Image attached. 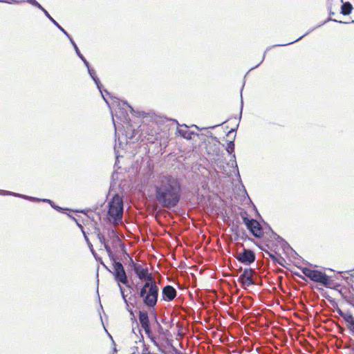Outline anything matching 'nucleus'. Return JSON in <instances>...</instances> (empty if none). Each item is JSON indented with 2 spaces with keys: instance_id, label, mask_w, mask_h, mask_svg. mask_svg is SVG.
<instances>
[{
  "instance_id": "c756f323",
  "label": "nucleus",
  "mask_w": 354,
  "mask_h": 354,
  "mask_svg": "<svg viewBox=\"0 0 354 354\" xmlns=\"http://www.w3.org/2000/svg\"><path fill=\"white\" fill-rule=\"evenodd\" d=\"M346 328L348 330L350 334L354 336V323Z\"/></svg>"
},
{
  "instance_id": "c03bdc74",
  "label": "nucleus",
  "mask_w": 354,
  "mask_h": 354,
  "mask_svg": "<svg viewBox=\"0 0 354 354\" xmlns=\"http://www.w3.org/2000/svg\"><path fill=\"white\" fill-rule=\"evenodd\" d=\"M347 302L351 304L352 306L354 307V303L353 302V301L351 300H347Z\"/></svg>"
},
{
  "instance_id": "4be33fe9",
  "label": "nucleus",
  "mask_w": 354,
  "mask_h": 354,
  "mask_svg": "<svg viewBox=\"0 0 354 354\" xmlns=\"http://www.w3.org/2000/svg\"><path fill=\"white\" fill-rule=\"evenodd\" d=\"M0 195H11V196H14L16 197L23 198H27V196H25L23 194H17V193L11 192L9 191L1 190V189H0Z\"/></svg>"
},
{
  "instance_id": "ddd939ff",
  "label": "nucleus",
  "mask_w": 354,
  "mask_h": 354,
  "mask_svg": "<svg viewBox=\"0 0 354 354\" xmlns=\"http://www.w3.org/2000/svg\"><path fill=\"white\" fill-rule=\"evenodd\" d=\"M148 270V267H144L142 265L138 263V265H134V269L133 270L138 279L140 280H142V278L145 277V274H147Z\"/></svg>"
},
{
  "instance_id": "b1692460",
  "label": "nucleus",
  "mask_w": 354,
  "mask_h": 354,
  "mask_svg": "<svg viewBox=\"0 0 354 354\" xmlns=\"http://www.w3.org/2000/svg\"><path fill=\"white\" fill-rule=\"evenodd\" d=\"M315 28H313L311 30H310L309 31H308L306 33H305L304 35H303L302 36L299 37L298 39H297L296 40L293 41H290V42H288V44H278V45H274V46H287V45H289V44H293L299 40H300L301 39H302L304 37H305L306 35H307L308 33H310L311 31H313Z\"/></svg>"
},
{
  "instance_id": "a211bd4d",
  "label": "nucleus",
  "mask_w": 354,
  "mask_h": 354,
  "mask_svg": "<svg viewBox=\"0 0 354 354\" xmlns=\"http://www.w3.org/2000/svg\"><path fill=\"white\" fill-rule=\"evenodd\" d=\"M77 225H78V226H79V227L81 229V230H82V233H83V235H84V239H85V241H86V243H87V245H88V248H89V249H90V250H91V253L93 254V255L94 257H95V251L94 250V249H93V246L92 243H91V241H89V239L88 238L87 235L86 234V232H84V228H83L82 225H80V224H79V223H77Z\"/></svg>"
},
{
  "instance_id": "39448f33",
  "label": "nucleus",
  "mask_w": 354,
  "mask_h": 354,
  "mask_svg": "<svg viewBox=\"0 0 354 354\" xmlns=\"http://www.w3.org/2000/svg\"><path fill=\"white\" fill-rule=\"evenodd\" d=\"M302 272L305 276L315 282L320 283L326 286L330 285V278L321 271L304 268L302 270Z\"/></svg>"
},
{
  "instance_id": "4c0bfd02",
  "label": "nucleus",
  "mask_w": 354,
  "mask_h": 354,
  "mask_svg": "<svg viewBox=\"0 0 354 354\" xmlns=\"http://www.w3.org/2000/svg\"><path fill=\"white\" fill-rule=\"evenodd\" d=\"M123 104H124V105H126L127 106H128V107L131 109V111H133V108H132L131 106H129V105L127 104V102H123Z\"/></svg>"
},
{
  "instance_id": "8fccbe9b",
  "label": "nucleus",
  "mask_w": 354,
  "mask_h": 354,
  "mask_svg": "<svg viewBox=\"0 0 354 354\" xmlns=\"http://www.w3.org/2000/svg\"><path fill=\"white\" fill-rule=\"evenodd\" d=\"M115 117H118V113H117V112L115 113Z\"/></svg>"
},
{
  "instance_id": "9b49d317",
  "label": "nucleus",
  "mask_w": 354,
  "mask_h": 354,
  "mask_svg": "<svg viewBox=\"0 0 354 354\" xmlns=\"http://www.w3.org/2000/svg\"><path fill=\"white\" fill-rule=\"evenodd\" d=\"M139 321L144 330L151 328L149 315L147 311L140 310L139 312Z\"/></svg>"
},
{
  "instance_id": "473e14b6",
  "label": "nucleus",
  "mask_w": 354,
  "mask_h": 354,
  "mask_svg": "<svg viewBox=\"0 0 354 354\" xmlns=\"http://www.w3.org/2000/svg\"><path fill=\"white\" fill-rule=\"evenodd\" d=\"M26 199L30 200L31 201H41V199H39L38 198L32 197V196H27V198H26Z\"/></svg>"
},
{
  "instance_id": "de8ad7c7",
  "label": "nucleus",
  "mask_w": 354,
  "mask_h": 354,
  "mask_svg": "<svg viewBox=\"0 0 354 354\" xmlns=\"http://www.w3.org/2000/svg\"><path fill=\"white\" fill-rule=\"evenodd\" d=\"M104 91L105 92V93H106V95H109V92H108L107 91L104 90Z\"/></svg>"
},
{
  "instance_id": "09e8293b",
  "label": "nucleus",
  "mask_w": 354,
  "mask_h": 354,
  "mask_svg": "<svg viewBox=\"0 0 354 354\" xmlns=\"http://www.w3.org/2000/svg\"><path fill=\"white\" fill-rule=\"evenodd\" d=\"M270 257L272 258V259H274V256L272 254H270Z\"/></svg>"
},
{
  "instance_id": "ea45409f",
  "label": "nucleus",
  "mask_w": 354,
  "mask_h": 354,
  "mask_svg": "<svg viewBox=\"0 0 354 354\" xmlns=\"http://www.w3.org/2000/svg\"><path fill=\"white\" fill-rule=\"evenodd\" d=\"M51 207H53L54 209H61V207H58V206H56L54 205V203H51L50 204Z\"/></svg>"
},
{
  "instance_id": "e433bc0d",
  "label": "nucleus",
  "mask_w": 354,
  "mask_h": 354,
  "mask_svg": "<svg viewBox=\"0 0 354 354\" xmlns=\"http://www.w3.org/2000/svg\"><path fill=\"white\" fill-rule=\"evenodd\" d=\"M156 324H157V326H158V331L160 333H161V330H162V326L160 324V323H158V322H156Z\"/></svg>"
},
{
  "instance_id": "423d86ee",
  "label": "nucleus",
  "mask_w": 354,
  "mask_h": 354,
  "mask_svg": "<svg viewBox=\"0 0 354 354\" xmlns=\"http://www.w3.org/2000/svg\"><path fill=\"white\" fill-rule=\"evenodd\" d=\"M235 257L240 263L247 266L254 262L256 259L254 252L245 248H243L242 252H238Z\"/></svg>"
},
{
  "instance_id": "1a4fd4ad",
  "label": "nucleus",
  "mask_w": 354,
  "mask_h": 354,
  "mask_svg": "<svg viewBox=\"0 0 354 354\" xmlns=\"http://www.w3.org/2000/svg\"><path fill=\"white\" fill-rule=\"evenodd\" d=\"M254 271L251 268H245L239 278V281L244 286H250L254 283L252 275Z\"/></svg>"
},
{
  "instance_id": "72a5a7b5",
  "label": "nucleus",
  "mask_w": 354,
  "mask_h": 354,
  "mask_svg": "<svg viewBox=\"0 0 354 354\" xmlns=\"http://www.w3.org/2000/svg\"><path fill=\"white\" fill-rule=\"evenodd\" d=\"M150 340L151 341V342H152L155 346H158V342H157V341H156V336H154V337H151V338L150 339Z\"/></svg>"
},
{
  "instance_id": "6ab92c4d",
  "label": "nucleus",
  "mask_w": 354,
  "mask_h": 354,
  "mask_svg": "<svg viewBox=\"0 0 354 354\" xmlns=\"http://www.w3.org/2000/svg\"><path fill=\"white\" fill-rule=\"evenodd\" d=\"M353 9V6L351 3L346 2L344 3L341 7V13L343 15H349Z\"/></svg>"
},
{
  "instance_id": "49530a36",
  "label": "nucleus",
  "mask_w": 354,
  "mask_h": 354,
  "mask_svg": "<svg viewBox=\"0 0 354 354\" xmlns=\"http://www.w3.org/2000/svg\"><path fill=\"white\" fill-rule=\"evenodd\" d=\"M234 131V129H232L231 131H229L228 134H230V133L233 132Z\"/></svg>"
},
{
  "instance_id": "7ed1b4c3",
  "label": "nucleus",
  "mask_w": 354,
  "mask_h": 354,
  "mask_svg": "<svg viewBox=\"0 0 354 354\" xmlns=\"http://www.w3.org/2000/svg\"><path fill=\"white\" fill-rule=\"evenodd\" d=\"M123 199L115 194L109 203L108 216L114 224H118L122 220Z\"/></svg>"
},
{
  "instance_id": "f03ea898",
  "label": "nucleus",
  "mask_w": 354,
  "mask_h": 354,
  "mask_svg": "<svg viewBox=\"0 0 354 354\" xmlns=\"http://www.w3.org/2000/svg\"><path fill=\"white\" fill-rule=\"evenodd\" d=\"M97 231V237L99 239L100 242L102 245H103L104 249L106 250L108 256L110 259V260L113 262V271H111L109 270V272L112 273V274L114 277V279L116 281L118 288L120 289V292L121 294V296L124 301V303L128 306V301L127 299V295L124 293V289L122 286L121 284L125 285L127 288H131V286L129 284L128 277L127 275V273L124 270V268L122 266V264L116 261V259L111 250V248L109 245V241H111L113 239L115 238V236H117L118 234L115 230L113 229H109L107 232V238L104 236V234H102L100 229H96Z\"/></svg>"
},
{
  "instance_id": "2f4dec72",
  "label": "nucleus",
  "mask_w": 354,
  "mask_h": 354,
  "mask_svg": "<svg viewBox=\"0 0 354 354\" xmlns=\"http://www.w3.org/2000/svg\"><path fill=\"white\" fill-rule=\"evenodd\" d=\"M94 257L95 258L96 261L100 262L101 264H102L107 270H109L108 268L105 266V264H104V263L102 262V258L98 257L96 253L95 257Z\"/></svg>"
},
{
  "instance_id": "7c9ffc66",
  "label": "nucleus",
  "mask_w": 354,
  "mask_h": 354,
  "mask_svg": "<svg viewBox=\"0 0 354 354\" xmlns=\"http://www.w3.org/2000/svg\"><path fill=\"white\" fill-rule=\"evenodd\" d=\"M270 49V48H268L266 50V52L264 53L263 55V57H262V59L261 60V62L257 64L255 66L252 67L250 70L253 69V68H255L257 67H258L262 62L264 60V58H265V54Z\"/></svg>"
},
{
  "instance_id": "dca6fc26",
  "label": "nucleus",
  "mask_w": 354,
  "mask_h": 354,
  "mask_svg": "<svg viewBox=\"0 0 354 354\" xmlns=\"http://www.w3.org/2000/svg\"><path fill=\"white\" fill-rule=\"evenodd\" d=\"M41 11L44 13L46 17H48L50 21L56 26L65 35H67V32L50 15L48 12L44 8Z\"/></svg>"
},
{
  "instance_id": "9d476101",
  "label": "nucleus",
  "mask_w": 354,
  "mask_h": 354,
  "mask_svg": "<svg viewBox=\"0 0 354 354\" xmlns=\"http://www.w3.org/2000/svg\"><path fill=\"white\" fill-rule=\"evenodd\" d=\"M162 296L165 300L171 301L176 297V290L173 286L167 285L162 289Z\"/></svg>"
},
{
  "instance_id": "c9c22d12",
  "label": "nucleus",
  "mask_w": 354,
  "mask_h": 354,
  "mask_svg": "<svg viewBox=\"0 0 354 354\" xmlns=\"http://www.w3.org/2000/svg\"><path fill=\"white\" fill-rule=\"evenodd\" d=\"M142 354H151L147 347H144Z\"/></svg>"
},
{
  "instance_id": "a19ab883",
  "label": "nucleus",
  "mask_w": 354,
  "mask_h": 354,
  "mask_svg": "<svg viewBox=\"0 0 354 354\" xmlns=\"http://www.w3.org/2000/svg\"><path fill=\"white\" fill-rule=\"evenodd\" d=\"M122 113V118H124V120H127V114L126 113H123L122 111H121Z\"/></svg>"
},
{
  "instance_id": "aec40b11",
  "label": "nucleus",
  "mask_w": 354,
  "mask_h": 354,
  "mask_svg": "<svg viewBox=\"0 0 354 354\" xmlns=\"http://www.w3.org/2000/svg\"><path fill=\"white\" fill-rule=\"evenodd\" d=\"M109 242L111 243L113 248L120 247V248H122V250H124V246L123 243H122V241L119 238L118 235L117 236H115V238L113 239Z\"/></svg>"
},
{
  "instance_id": "f3484780",
  "label": "nucleus",
  "mask_w": 354,
  "mask_h": 354,
  "mask_svg": "<svg viewBox=\"0 0 354 354\" xmlns=\"http://www.w3.org/2000/svg\"><path fill=\"white\" fill-rule=\"evenodd\" d=\"M342 319L344 320L346 327L354 324V316L348 310L345 311V315Z\"/></svg>"
},
{
  "instance_id": "a878e982",
  "label": "nucleus",
  "mask_w": 354,
  "mask_h": 354,
  "mask_svg": "<svg viewBox=\"0 0 354 354\" xmlns=\"http://www.w3.org/2000/svg\"><path fill=\"white\" fill-rule=\"evenodd\" d=\"M127 257L129 258V267H130L132 270L134 269V265H138V263H135L133 260V259L129 257V255L128 254H127Z\"/></svg>"
},
{
  "instance_id": "f8f14e48",
  "label": "nucleus",
  "mask_w": 354,
  "mask_h": 354,
  "mask_svg": "<svg viewBox=\"0 0 354 354\" xmlns=\"http://www.w3.org/2000/svg\"><path fill=\"white\" fill-rule=\"evenodd\" d=\"M88 72L89 73L91 77L95 82V83L97 88L99 89L100 92L101 93L104 100L107 103V101L104 95V93H103L104 91L102 90V85L101 84L100 81L95 73V71L93 68H90L89 70H88Z\"/></svg>"
},
{
  "instance_id": "37998d69",
  "label": "nucleus",
  "mask_w": 354,
  "mask_h": 354,
  "mask_svg": "<svg viewBox=\"0 0 354 354\" xmlns=\"http://www.w3.org/2000/svg\"><path fill=\"white\" fill-rule=\"evenodd\" d=\"M330 20H332V21H335V22H338V23H339V24H342V23H344V22H343V21H337V20H336V19H332L331 18H329V19H328V21H330Z\"/></svg>"
},
{
  "instance_id": "c85d7f7f",
  "label": "nucleus",
  "mask_w": 354,
  "mask_h": 354,
  "mask_svg": "<svg viewBox=\"0 0 354 354\" xmlns=\"http://www.w3.org/2000/svg\"><path fill=\"white\" fill-rule=\"evenodd\" d=\"M335 311L338 313V315L339 316H341L342 317H343L344 315H345V311H343L340 308H339L338 306H337L335 308Z\"/></svg>"
},
{
  "instance_id": "2eb2a0df",
  "label": "nucleus",
  "mask_w": 354,
  "mask_h": 354,
  "mask_svg": "<svg viewBox=\"0 0 354 354\" xmlns=\"http://www.w3.org/2000/svg\"><path fill=\"white\" fill-rule=\"evenodd\" d=\"M142 280L145 281L144 285H148V287L152 286V285L158 286L152 274L149 273V270L147 272V274H145V277L142 278Z\"/></svg>"
},
{
  "instance_id": "bb28decb",
  "label": "nucleus",
  "mask_w": 354,
  "mask_h": 354,
  "mask_svg": "<svg viewBox=\"0 0 354 354\" xmlns=\"http://www.w3.org/2000/svg\"><path fill=\"white\" fill-rule=\"evenodd\" d=\"M146 335H147L149 339H151V337H154L155 335L153 334L151 328H149L147 329L144 330Z\"/></svg>"
},
{
  "instance_id": "5701e85b",
  "label": "nucleus",
  "mask_w": 354,
  "mask_h": 354,
  "mask_svg": "<svg viewBox=\"0 0 354 354\" xmlns=\"http://www.w3.org/2000/svg\"><path fill=\"white\" fill-rule=\"evenodd\" d=\"M226 151L232 154L234 151V141H229L227 142V147H226Z\"/></svg>"
},
{
  "instance_id": "cd10ccee",
  "label": "nucleus",
  "mask_w": 354,
  "mask_h": 354,
  "mask_svg": "<svg viewBox=\"0 0 354 354\" xmlns=\"http://www.w3.org/2000/svg\"><path fill=\"white\" fill-rule=\"evenodd\" d=\"M80 58L82 60V62H84V65L86 66V67L87 68L88 70L91 68L88 62L85 59V57L83 55L80 56Z\"/></svg>"
},
{
  "instance_id": "393cba45",
  "label": "nucleus",
  "mask_w": 354,
  "mask_h": 354,
  "mask_svg": "<svg viewBox=\"0 0 354 354\" xmlns=\"http://www.w3.org/2000/svg\"><path fill=\"white\" fill-rule=\"evenodd\" d=\"M30 4L38 8L39 9L44 10V8L36 0H26Z\"/></svg>"
},
{
  "instance_id": "6e6552de",
  "label": "nucleus",
  "mask_w": 354,
  "mask_h": 354,
  "mask_svg": "<svg viewBox=\"0 0 354 354\" xmlns=\"http://www.w3.org/2000/svg\"><path fill=\"white\" fill-rule=\"evenodd\" d=\"M141 130L143 132V133H145L151 138H148L147 140L150 142H153V140H156V136L158 134L157 133V124L152 122L150 124H142L140 126Z\"/></svg>"
},
{
  "instance_id": "58836bf2",
  "label": "nucleus",
  "mask_w": 354,
  "mask_h": 354,
  "mask_svg": "<svg viewBox=\"0 0 354 354\" xmlns=\"http://www.w3.org/2000/svg\"><path fill=\"white\" fill-rule=\"evenodd\" d=\"M51 207H53L54 209H61V207H58V206H56L54 205V203H51L50 204Z\"/></svg>"
},
{
  "instance_id": "79ce46f5",
  "label": "nucleus",
  "mask_w": 354,
  "mask_h": 354,
  "mask_svg": "<svg viewBox=\"0 0 354 354\" xmlns=\"http://www.w3.org/2000/svg\"><path fill=\"white\" fill-rule=\"evenodd\" d=\"M42 201L48 203L50 205L53 203V201L49 199H41Z\"/></svg>"
},
{
  "instance_id": "0eeeda50",
  "label": "nucleus",
  "mask_w": 354,
  "mask_h": 354,
  "mask_svg": "<svg viewBox=\"0 0 354 354\" xmlns=\"http://www.w3.org/2000/svg\"><path fill=\"white\" fill-rule=\"evenodd\" d=\"M243 222L246 225L248 229L254 236L261 237L262 236V228L257 220L252 218L248 219L247 217H244Z\"/></svg>"
},
{
  "instance_id": "f704fd0d",
  "label": "nucleus",
  "mask_w": 354,
  "mask_h": 354,
  "mask_svg": "<svg viewBox=\"0 0 354 354\" xmlns=\"http://www.w3.org/2000/svg\"><path fill=\"white\" fill-rule=\"evenodd\" d=\"M272 234L273 237H274V239H276V240H282V239L278 234H277L276 233H274L272 231Z\"/></svg>"
},
{
  "instance_id": "f257e3e1",
  "label": "nucleus",
  "mask_w": 354,
  "mask_h": 354,
  "mask_svg": "<svg viewBox=\"0 0 354 354\" xmlns=\"http://www.w3.org/2000/svg\"><path fill=\"white\" fill-rule=\"evenodd\" d=\"M154 200L162 208L172 209L178 205L182 195V185L175 176L161 173L152 180Z\"/></svg>"
},
{
  "instance_id": "a18cd8bd",
  "label": "nucleus",
  "mask_w": 354,
  "mask_h": 354,
  "mask_svg": "<svg viewBox=\"0 0 354 354\" xmlns=\"http://www.w3.org/2000/svg\"><path fill=\"white\" fill-rule=\"evenodd\" d=\"M112 116L113 117V113H112ZM113 124H114L115 130L116 131V127H115V120H114L113 118Z\"/></svg>"
},
{
  "instance_id": "20e7f679",
  "label": "nucleus",
  "mask_w": 354,
  "mask_h": 354,
  "mask_svg": "<svg viewBox=\"0 0 354 354\" xmlns=\"http://www.w3.org/2000/svg\"><path fill=\"white\" fill-rule=\"evenodd\" d=\"M158 286L152 285V286L148 287V285H143L140 290L139 296L145 306L153 308L158 301Z\"/></svg>"
},
{
  "instance_id": "4468645a",
  "label": "nucleus",
  "mask_w": 354,
  "mask_h": 354,
  "mask_svg": "<svg viewBox=\"0 0 354 354\" xmlns=\"http://www.w3.org/2000/svg\"><path fill=\"white\" fill-rule=\"evenodd\" d=\"M178 133L181 137L187 140L192 139V136L194 134L193 132L189 130L187 125L180 126V127L178 129Z\"/></svg>"
},
{
  "instance_id": "412c9836",
  "label": "nucleus",
  "mask_w": 354,
  "mask_h": 354,
  "mask_svg": "<svg viewBox=\"0 0 354 354\" xmlns=\"http://www.w3.org/2000/svg\"><path fill=\"white\" fill-rule=\"evenodd\" d=\"M66 36L68 38V39L70 40L71 44L73 45L75 50V53L77 55V56L79 57H80V56H82V54L80 53L77 44H75V42L74 41V40L73 39V38L71 37V35L67 33V35H66Z\"/></svg>"
}]
</instances>
